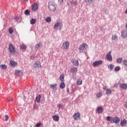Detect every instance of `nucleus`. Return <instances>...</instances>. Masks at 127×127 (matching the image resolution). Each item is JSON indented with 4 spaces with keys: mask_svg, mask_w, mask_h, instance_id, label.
Masks as SVG:
<instances>
[{
    "mask_svg": "<svg viewBox=\"0 0 127 127\" xmlns=\"http://www.w3.org/2000/svg\"><path fill=\"white\" fill-rule=\"evenodd\" d=\"M8 50L10 53L12 54V55H17L19 54L18 52H16L15 51V48L12 44H10L9 45Z\"/></svg>",
    "mask_w": 127,
    "mask_h": 127,
    "instance_id": "obj_1",
    "label": "nucleus"
},
{
    "mask_svg": "<svg viewBox=\"0 0 127 127\" xmlns=\"http://www.w3.org/2000/svg\"><path fill=\"white\" fill-rule=\"evenodd\" d=\"M88 46L87 44H81L79 46L78 49L79 50V52L82 53L84 51L86 50L87 49Z\"/></svg>",
    "mask_w": 127,
    "mask_h": 127,
    "instance_id": "obj_2",
    "label": "nucleus"
},
{
    "mask_svg": "<svg viewBox=\"0 0 127 127\" xmlns=\"http://www.w3.org/2000/svg\"><path fill=\"white\" fill-rule=\"evenodd\" d=\"M33 68H34L35 70H39V68H41V63L37 61L34 64Z\"/></svg>",
    "mask_w": 127,
    "mask_h": 127,
    "instance_id": "obj_3",
    "label": "nucleus"
},
{
    "mask_svg": "<svg viewBox=\"0 0 127 127\" xmlns=\"http://www.w3.org/2000/svg\"><path fill=\"white\" fill-rule=\"evenodd\" d=\"M102 64H103V61L102 60L94 61L92 64L94 67H98V66H99V65H102Z\"/></svg>",
    "mask_w": 127,
    "mask_h": 127,
    "instance_id": "obj_4",
    "label": "nucleus"
},
{
    "mask_svg": "<svg viewBox=\"0 0 127 127\" xmlns=\"http://www.w3.org/2000/svg\"><path fill=\"white\" fill-rule=\"evenodd\" d=\"M73 118L74 121H78V120H80L81 118V113H80V112L75 113L73 116Z\"/></svg>",
    "mask_w": 127,
    "mask_h": 127,
    "instance_id": "obj_5",
    "label": "nucleus"
},
{
    "mask_svg": "<svg viewBox=\"0 0 127 127\" xmlns=\"http://www.w3.org/2000/svg\"><path fill=\"white\" fill-rule=\"evenodd\" d=\"M61 27H62V24L60 22H57L55 24L54 28L56 30H58V29H61Z\"/></svg>",
    "mask_w": 127,
    "mask_h": 127,
    "instance_id": "obj_6",
    "label": "nucleus"
},
{
    "mask_svg": "<svg viewBox=\"0 0 127 127\" xmlns=\"http://www.w3.org/2000/svg\"><path fill=\"white\" fill-rule=\"evenodd\" d=\"M49 8L52 11H55V10H56V7L55 6V5L53 3H50L49 4Z\"/></svg>",
    "mask_w": 127,
    "mask_h": 127,
    "instance_id": "obj_7",
    "label": "nucleus"
},
{
    "mask_svg": "<svg viewBox=\"0 0 127 127\" xmlns=\"http://www.w3.org/2000/svg\"><path fill=\"white\" fill-rule=\"evenodd\" d=\"M70 44H69V42L66 41L63 44V48L64 49V50H67L68 48H69Z\"/></svg>",
    "mask_w": 127,
    "mask_h": 127,
    "instance_id": "obj_8",
    "label": "nucleus"
},
{
    "mask_svg": "<svg viewBox=\"0 0 127 127\" xmlns=\"http://www.w3.org/2000/svg\"><path fill=\"white\" fill-rule=\"evenodd\" d=\"M112 52H109L107 55H106V58L107 60H109V61H113V58L112 57Z\"/></svg>",
    "mask_w": 127,
    "mask_h": 127,
    "instance_id": "obj_9",
    "label": "nucleus"
},
{
    "mask_svg": "<svg viewBox=\"0 0 127 127\" xmlns=\"http://www.w3.org/2000/svg\"><path fill=\"white\" fill-rule=\"evenodd\" d=\"M37 8H38V4L37 2H35L32 5V10H37Z\"/></svg>",
    "mask_w": 127,
    "mask_h": 127,
    "instance_id": "obj_10",
    "label": "nucleus"
},
{
    "mask_svg": "<svg viewBox=\"0 0 127 127\" xmlns=\"http://www.w3.org/2000/svg\"><path fill=\"white\" fill-rule=\"evenodd\" d=\"M71 61L74 66H79V61L75 59H72Z\"/></svg>",
    "mask_w": 127,
    "mask_h": 127,
    "instance_id": "obj_11",
    "label": "nucleus"
},
{
    "mask_svg": "<svg viewBox=\"0 0 127 127\" xmlns=\"http://www.w3.org/2000/svg\"><path fill=\"white\" fill-rule=\"evenodd\" d=\"M121 121V119L120 118L116 117L113 118V123H115V124H119Z\"/></svg>",
    "mask_w": 127,
    "mask_h": 127,
    "instance_id": "obj_12",
    "label": "nucleus"
},
{
    "mask_svg": "<svg viewBox=\"0 0 127 127\" xmlns=\"http://www.w3.org/2000/svg\"><path fill=\"white\" fill-rule=\"evenodd\" d=\"M120 87L122 90H126L127 89V85L125 83L120 84Z\"/></svg>",
    "mask_w": 127,
    "mask_h": 127,
    "instance_id": "obj_13",
    "label": "nucleus"
},
{
    "mask_svg": "<svg viewBox=\"0 0 127 127\" xmlns=\"http://www.w3.org/2000/svg\"><path fill=\"white\" fill-rule=\"evenodd\" d=\"M103 111L104 109L101 107H99L96 110V112L98 113V114H102Z\"/></svg>",
    "mask_w": 127,
    "mask_h": 127,
    "instance_id": "obj_14",
    "label": "nucleus"
},
{
    "mask_svg": "<svg viewBox=\"0 0 127 127\" xmlns=\"http://www.w3.org/2000/svg\"><path fill=\"white\" fill-rule=\"evenodd\" d=\"M127 120L126 119H123V120L121 121L120 125L122 127H125L127 126Z\"/></svg>",
    "mask_w": 127,
    "mask_h": 127,
    "instance_id": "obj_15",
    "label": "nucleus"
},
{
    "mask_svg": "<svg viewBox=\"0 0 127 127\" xmlns=\"http://www.w3.org/2000/svg\"><path fill=\"white\" fill-rule=\"evenodd\" d=\"M122 36L123 38H126L127 36V31L126 30H124L122 32Z\"/></svg>",
    "mask_w": 127,
    "mask_h": 127,
    "instance_id": "obj_16",
    "label": "nucleus"
},
{
    "mask_svg": "<svg viewBox=\"0 0 127 127\" xmlns=\"http://www.w3.org/2000/svg\"><path fill=\"white\" fill-rule=\"evenodd\" d=\"M10 65H11L12 67H15V66H17V63L14 62V61H10Z\"/></svg>",
    "mask_w": 127,
    "mask_h": 127,
    "instance_id": "obj_17",
    "label": "nucleus"
},
{
    "mask_svg": "<svg viewBox=\"0 0 127 127\" xmlns=\"http://www.w3.org/2000/svg\"><path fill=\"white\" fill-rule=\"evenodd\" d=\"M53 120L55 121V122H59V116L54 115L52 117Z\"/></svg>",
    "mask_w": 127,
    "mask_h": 127,
    "instance_id": "obj_18",
    "label": "nucleus"
},
{
    "mask_svg": "<svg viewBox=\"0 0 127 127\" xmlns=\"http://www.w3.org/2000/svg\"><path fill=\"white\" fill-rule=\"evenodd\" d=\"M40 99H41V95H38L36 97L35 101L38 103H40Z\"/></svg>",
    "mask_w": 127,
    "mask_h": 127,
    "instance_id": "obj_19",
    "label": "nucleus"
},
{
    "mask_svg": "<svg viewBox=\"0 0 127 127\" xmlns=\"http://www.w3.org/2000/svg\"><path fill=\"white\" fill-rule=\"evenodd\" d=\"M15 74L17 75V76H22V72L21 71V70H16L15 71Z\"/></svg>",
    "mask_w": 127,
    "mask_h": 127,
    "instance_id": "obj_20",
    "label": "nucleus"
},
{
    "mask_svg": "<svg viewBox=\"0 0 127 127\" xmlns=\"http://www.w3.org/2000/svg\"><path fill=\"white\" fill-rule=\"evenodd\" d=\"M106 95H107V96H110V95L112 94V90H111V89H106Z\"/></svg>",
    "mask_w": 127,
    "mask_h": 127,
    "instance_id": "obj_21",
    "label": "nucleus"
},
{
    "mask_svg": "<svg viewBox=\"0 0 127 127\" xmlns=\"http://www.w3.org/2000/svg\"><path fill=\"white\" fill-rule=\"evenodd\" d=\"M118 36L116 34L113 35L112 36V40H118Z\"/></svg>",
    "mask_w": 127,
    "mask_h": 127,
    "instance_id": "obj_22",
    "label": "nucleus"
},
{
    "mask_svg": "<svg viewBox=\"0 0 127 127\" xmlns=\"http://www.w3.org/2000/svg\"><path fill=\"white\" fill-rule=\"evenodd\" d=\"M41 45H42L40 43H38V44H36L35 46V50H36V51L38 50V49H39Z\"/></svg>",
    "mask_w": 127,
    "mask_h": 127,
    "instance_id": "obj_23",
    "label": "nucleus"
},
{
    "mask_svg": "<svg viewBox=\"0 0 127 127\" xmlns=\"http://www.w3.org/2000/svg\"><path fill=\"white\" fill-rule=\"evenodd\" d=\"M70 71L72 73H77V67H74L71 68Z\"/></svg>",
    "mask_w": 127,
    "mask_h": 127,
    "instance_id": "obj_24",
    "label": "nucleus"
},
{
    "mask_svg": "<svg viewBox=\"0 0 127 127\" xmlns=\"http://www.w3.org/2000/svg\"><path fill=\"white\" fill-rule=\"evenodd\" d=\"M82 80L78 79L76 81V84L78 86H80V85H82Z\"/></svg>",
    "mask_w": 127,
    "mask_h": 127,
    "instance_id": "obj_25",
    "label": "nucleus"
},
{
    "mask_svg": "<svg viewBox=\"0 0 127 127\" xmlns=\"http://www.w3.org/2000/svg\"><path fill=\"white\" fill-rule=\"evenodd\" d=\"M66 85H65V83L64 82H62L60 85V88L61 89H64Z\"/></svg>",
    "mask_w": 127,
    "mask_h": 127,
    "instance_id": "obj_26",
    "label": "nucleus"
},
{
    "mask_svg": "<svg viewBox=\"0 0 127 127\" xmlns=\"http://www.w3.org/2000/svg\"><path fill=\"white\" fill-rule=\"evenodd\" d=\"M0 69H1V70H5L6 69V65L4 64L0 65Z\"/></svg>",
    "mask_w": 127,
    "mask_h": 127,
    "instance_id": "obj_27",
    "label": "nucleus"
},
{
    "mask_svg": "<svg viewBox=\"0 0 127 127\" xmlns=\"http://www.w3.org/2000/svg\"><path fill=\"white\" fill-rule=\"evenodd\" d=\"M50 88L51 89H53V90H55L57 88V84L51 85Z\"/></svg>",
    "mask_w": 127,
    "mask_h": 127,
    "instance_id": "obj_28",
    "label": "nucleus"
},
{
    "mask_svg": "<svg viewBox=\"0 0 127 127\" xmlns=\"http://www.w3.org/2000/svg\"><path fill=\"white\" fill-rule=\"evenodd\" d=\"M36 23V19H32L30 20L31 24H35Z\"/></svg>",
    "mask_w": 127,
    "mask_h": 127,
    "instance_id": "obj_29",
    "label": "nucleus"
},
{
    "mask_svg": "<svg viewBox=\"0 0 127 127\" xmlns=\"http://www.w3.org/2000/svg\"><path fill=\"white\" fill-rule=\"evenodd\" d=\"M93 0H85L86 4H91L93 2Z\"/></svg>",
    "mask_w": 127,
    "mask_h": 127,
    "instance_id": "obj_30",
    "label": "nucleus"
},
{
    "mask_svg": "<svg viewBox=\"0 0 127 127\" xmlns=\"http://www.w3.org/2000/svg\"><path fill=\"white\" fill-rule=\"evenodd\" d=\"M112 120H113V117H112V116H107L106 117V120L107 121V122L112 121Z\"/></svg>",
    "mask_w": 127,
    "mask_h": 127,
    "instance_id": "obj_31",
    "label": "nucleus"
},
{
    "mask_svg": "<svg viewBox=\"0 0 127 127\" xmlns=\"http://www.w3.org/2000/svg\"><path fill=\"white\" fill-rule=\"evenodd\" d=\"M20 48L22 50H25V49H26V46H25L24 44H22L20 46Z\"/></svg>",
    "mask_w": 127,
    "mask_h": 127,
    "instance_id": "obj_32",
    "label": "nucleus"
},
{
    "mask_svg": "<svg viewBox=\"0 0 127 127\" xmlns=\"http://www.w3.org/2000/svg\"><path fill=\"white\" fill-rule=\"evenodd\" d=\"M24 13L26 15H30V11L28 9L25 10Z\"/></svg>",
    "mask_w": 127,
    "mask_h": 127,
    "instance_id": "obj_33",
    "label": "nucleus"
},
{
    "mask_svg": "<svg viewBox=\"0 0 127 127\" xmlns=\"http://www.w3.org/2000/svg\"><path fill=\"white\" fill-rule=\"evenodd\" d=\"M46 22H47L48 23H50V22H51V18H50V17H48L46 19Z\"/></svg>",
    "mask_w": 127,
    "mask_h": 127,
    "instance_id": "obj_34",
    "label": "nucleus"
},
{
    "mask_svg": "<svg viewBox=\"0 0 127 127\" xmlns=\"http://www.w3.org/2000/svg\"><path fill=\"white\" fill-rule=\"evenodd\" d=\"M60 79L62 82H64V75L61 74L60 77Z\"/></svg>",
    "mask_w": 127,
    "mask_h": 127,
    "instance_id": "obj_35",
    "label": "nucleus"
},
{
    "mask_svg": "<svg viewBox=\"0 0 127 127\" xmlns=\"http://www.w3.org/2000/svg\"><path fill=\"white\" fill-rule=\"evenodd\" d=\"M8 32L10 34H12V32H13V30H12V28H9L8 29Z\"/></svg>",
    "mask_w": 127,
    "mask_h": 127,
    "instance_id": "obj_36",
    "label": "nucleus"
},
{
    "mask_svg": "<svg viewBox=\"0 0 127 127\" xmlns=\"http://www.w3.org/2000/svg\"><path fill=\"white\" fill-rule=\"evenodd\" d=\"M123 61V59L122 58H118L117 59V62L118 63H122V62Z\"/></svg>",
    "mask_w": 127,
    "mask_h": 127,
    "instance_id": "obj_37",
    "label": "nucleus"
},
{
    "mask_svg": "<svg viewBox=\"0 0 127 127\" xmlns=\"http://www.w3.org/2000/svg\"><path fill=\"white\" fill-rule=\"evenodd\" d=\"M3 119V121H6V122H7V121H8V116L5 115V117H4Z\"/></svg>",
    "mask_w": 127,
    "mask_h": 127,
    "instance_id": "obj_38",
    "label": "nucleus"
},
{
    "mask_svg": "<svg viewBox=\"0 0 127 127\" xmlns=\"http://www.w3.org/2000/svg\"><path fill=\"white\" fill-rule=\"evenodd\" d=\"M102 93L99 92L97 93L96 96L97 98H101V97H102Z\"/></svg>",
    "mask_w": 127,
    "mask_h": 127,
    "instance_id": "obj_39",
    "label": "nucleus"
},
{
    "mask_svg": "<svg viewBox=\"0 0 127 127\" xmlns=\"http://www.w3.org/2000/svg\"><path fill=\"white\" fill-rule=\"evenodd\" d=\"M108 67H109V69H110V70H111V71H112V70H113V69L114 68V65H113V64H111V65H109Z\"/></svg>",
    "mask_w": 127,
    "mask_h": 127,
    "instance_id": "obj_40",
    "label": "nucleus"
},
{
    "mask_svg": "<svg viewBox=\"0 0 127 127\" xmlns=\"http://www.w3.org/2000/svg\"><path fill=\"white\" fill-rule=\"evenodd\" d=\"M14 20L17 21V22H18V20H19V17L18 16H16L14 17Z\"/></svg>",
    "mask_w": 127,
    "mask_h": 127,
    "instance_id": "obj_41",
    "label": "nucleus"
},
{
    "mask_svg": "<svg viewBox=\"0 0 127 127\" xmlns=\"http://www.w3.org/2000/svg\"><path fill=\"white\" fill-rule=\"evenodd\" d=\"M123 64H124V65L126 66V67H127V60H124L123 61Z\"/></svg>",
    "mask_w": 127,
    "mask_h": 127,
    "instance_id": "obj_42",
    "label": "nucleus"
},
{
    "mask_svg": "<svg viewBox=\"0 0 127 127\" xmlns=\"http://www.w3.org/2000/svg\"><path fill=\"white\" fill-rule=\"evenodd\" d=\"M58 107L59 108V109H63V105H62V104H58Z\"/></svg>",
    "mask_w": 127,
    "mask_h": 127,
    "instance_id": "obj_43",
    "label": "nucleus"
},
{
    "mask_svg": "<svg viewBox=\"0 0 127 127\" xmlns=\"http://www.w3.org/2000/svg\"><path fill=\"white\" fill-rule=\"evenodd\" d=\"M119 70H121V67H120V66H117L115 67V71H119Z\"/></svg>",
    "mask_w": 127,
    "mask_h": 127,
    "instance_id": "obj_44",
    "label": "nucleus"
},
{
    "mask_svg": "<svg viewBox=\"0 0 127 127\" xmlns=\"http://www.w3.org/2000/svg\"><path fill=\"white\" fill-rule=\"evenodd\" d=\"M41 126V123H38L37 124H36V127H40Z\"/></svg>",
    "mask_w": 127,
    "mask_h": 127,
    "instance_id": "obj_45",
    "label": "nucleus"
},
{
    "mask_svg": "<svg viewBox=\"0 0 127 127\" xmlns=\"http://www.w3.org/2000/svg\"><path fill=\"white\" fill-rule=\"evenodd\" d=\"M103 90H106V91H107V90H108V88H107V86H104L103 88Z\"/></svg>",
    "mask_w": 127,
    "mask_h": 127,
    "instance_id": "obj_46",
    "label": "nucleus"
},
{
    "mask_svg": "<svg viewBox=\"0 0 127 127\" xmlns=\"http://www.w3.org/2000/svg\"><path fill=\"white\" fill-rule=\"evenodd\" d=\"M59 1L60 3H62V2H63V0H59Z\"/></svg>",
    "mask_w": 127,
    "mask_h": 127,
    "instance_id": "obj_47",
    "label": "nucleus"
},
{
    "mask_svg": "<svg viewBox=\"0 0 127 127\" xmlns=\"http://www.w3.org/2000/svg\"><path fill=\"white\" fill-rule=\"evenodd\" d=\"M8 102H12V98H10V99H8Z\"/></svg>",
    "mask_w": 127,
    "mask_h": 127,
    "instance_id": "obj_48",
    "label": "nucleus"
},
{
    "mask_svg": "<svg viewBox=\"0 0 127 127\" xmlns=\"http://www.w3.org/2000/svg\"><path fill=\"white\" fill-rule=\"evenodd\" d=\"M77 1L74 2V4H75V5H77Z\"/></svg>",
    "mask_w": 127,
    "mask_h": 127,
    "instance_id": "obj_49",
    "label": "nucleus"
},
{
    "mask_svg": "<svg viewBox=\"0 0 127 127\" xmlns=\"http://www.w3.org/2000/svg\"><path fill=\"white\" fill-rule=\"evenodd\" d=\"M66 92H67V93H69V88H67Z\"/></svg>",
    "mask_w": 127,
    "mask_h": 127,
    "instance_id": "obj_50",
    "label": "nucleus"
},
{
    "mask_svg": "<svg viewBox=\"0 0 127 127\" xmlns=\"http://www.w3.org/2000/svg\"><path fill=\"white\" fill-rule=\"evenodd\" d=\"M125 108H127V103L125 104Z\"/></svg>",
    "mask_w": 127,
    "mask_h": 127,
    "instance_id": "obj_51",
    "label": "nucleus"
},
{
    "mask_svg": "<svg viewBox=\"0 0 127 127\" xmlns=\"http://www.w3.org/2000/svg\"><path fill=\"white\" fill-rule=\"evenodd\" d=\"M125 13H127V9L125 11Z\"/></svg>",
    "mask_w": 127,
    "mask_h": 127,
    "instance_id": "obj_52",
    "label": "nucleus"
},
{
    "mask_svg": "<svg viewBox=\"0 0 127 127\" xmlns=\"http://www.w3.org/2000/svg\"><path fill=\"white\" fill-rule=\"evenodd\" d=\"M126 28L127 29V24L126 25Z\"/></svg>",
    "mask_w": 127,
    "mask_h": 127,
    "instance_id": "obj_53",
    "label": "nucleus"
}]
</instances>
